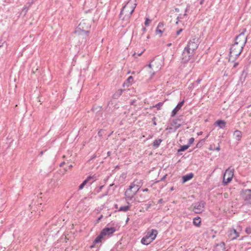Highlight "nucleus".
Returning a JSON list of instances; mask_svg holds the SVG:
<instances>
[{"label": "nucleus", "mask_w": 251, "mask_h": 251, "mask_svg": "<svg viewBox=\"0 0 251 251\" xmlns=\"http://www.w3.org/2000/svg\"><path fill=\"white\" fill-rule=\"evenodd\" d=\"M191 49L188 47V46H186L184 49V50L182 52L184 53V54H190L191 55H193V53H191Z\"/></svg>", "instance_id": "a878e982"}, {"label": "nucleus", "mask_w": 251, "mask_h": 251, "mask_svg": "<svg viewBox=\"0 0 251 251\" xmlns=\"http://www.w3.org/2000/svg\"><path fill=\"white\" fill-rule=\"evenodd\" d=\"M246 31V29H244L241 33L236 36L235 38V43L245 47L247 41V37L245 35Z\"/></svg>", "instance_id": "20e7f679"}, {"label": "nucleus", "mask_w": 251, "mask_h": 251, "mask_svg": "<svg viewBox=\"0 0 251 251\" xmlns=\"http://www.w3.org/2000/svg\"><path fill=\"white\" fill-rule=\"evenodd\" d=\"M103 217L102 215H101L97 219V222H99Z\"/></svg>", "instance_id": "8fccbe9b"}, {"label": "nucleus", "mask_w": 251, "mask_h": 251, "mask_svg": "<svg viewBox=\"0 0 251 251\" xmlns=\"http://www.w3.org/2000/svg\"><path fill=\"white\" fill-rule=\"evenodd\" d=\"M116 231L115 227H105L100 231L103 236L106 235H111Z\"/></svg>", "instance_id": "1a4fd4ad"}, {"label": "nucleus", "mask_w": 251, "mask_h": 251, "mask_svg": "<svg viewBox=\"0 0 251 251\" xmlns=\"http://www.w3.org/2000/svg\"><path fill=\"white\" fill-rule=\"evenodd\" d=\"M142 191L145 192H148L149 191V189L148 188H145L144 189L142 190Z\"/></svg>", "instance_id": "052dcab7"}, {"label": "nucleus", "mask_w": 251, "mask_h": 251, "mask_svg": "<svg viewBox=\"0 0 251 251\" xmlns=\"http://www.w3.org/2000/svg\"><path fill=\"white\" fill-rule=\"evenodd\" d=\"M118 204H115L114 205V207H115V208H116V209H118Z\"/></svg>", "instance_id": "338daca9"}, {"label": "nucleus", "mask_w": 251, "mask_h": 251, "mask_svg": "<svg viewBox=\"0 0 251 251\" xmlns=\"http://www.w3.org/2000/svg\"><path fill=\"white\" fill-rule=\"evenodd\" d=\"M234 232L236 235V237H238L239 236V233L237 232L236 230H234Z\"/></svg>", "instance_id": "603ef678"}, {"label": "nucleus", "mask_w": 251, "mask_h": 251, "mask_svg": "<svg viewBox=\"0 0 251 251\" xmlns=\"http://www.w3.org/2000/svg\"><path fill=\"white\" fill-rule=\"evenodd\" d=\"M151 203H147L145 204V208L146 210H148L151 206Z\"/></svg>", "instance_id": "58836bf2"}, {"label": "nucleus", "mask_w": 251, "mask_h": 251, "mask_svg": "<svg viewBox=\"0 0 251 251\" xmlns=\"http://www.w3.org/2000/svg\"><path fill=\"white\" fill-rule=\"evenodd\" d=\"M245 231L248 234H251V227L250 226L247 227L246 228Z\"/></svg>", "instance_id": "e433bc0d"}, {"label": "nucleus", "mask_w": 251, "mask_h": 251, "mask_svg": "<svg viewBox=\"0 0 251 251\" xmlns=\"http://www.w3.org/2000/svg\"><path fill=\"white\" fill-rule=\"evenodd\" d=\"M65 164V162H62L60 164L59 166H60V167H62Z\"/></svg>", "instance_id": "bf43d9fd"}, {"label": "nucleus", "mask_w": 251, "mask_h": 251, "mask_svg": "<svg viewBox=\"0 0 251 251\" xmlns=\"http://www.w3.org/2000/svg\"><path fill=\"white\" fill-rule=\"evenodd\" d=\"M164 24L162 22L159 23L157 27L155 30L156 34H159V36L161 37L162 36V34L164 31V29L163 28Z\"/></svg>", "instance_id": "f8f14e48"}, {"label": "nucleus", "mask_w": 251, "mask_h": 251, "mask_svg": "<svg viewBox=\"0 0 251 251\" xmlns=\"http://www.w3.org/2000/svg\"><path fill=\"white\" fill-rule=\"evenodd\" d=\"M142 31L143 32H145L147 31V28L145 27H143L142 29Z\"/></svg>", "instance_id": "6e6d98bb"}, {"label": "nucleus", "mask_w": 251, "mask_h": 251, "mask_svg": "<svg viewBox=\"0 0 251 251\" xmlns=\"http://www.w3.org/2000/svg\"><path fill=\"white\" fill-rule=\"evenodd\" d=\"M226 245L225 242H221L216 244L215 247V251H224L226 249Z\"/></svg>", "instance_id": "4468645a"}, {"label": "nucleus", "mask_w": 251, "mask_h": 251, "mask_svg": "<svg viewBox=\"0 0 251 251\" xmlns=\"http://www.w3.org/2000/svg\"><path fill=\"white\" fill-rule=\"evenodd\" d=\"M195 139L193 137H191L189 139L188 143L187 144L190 147L191 144L193 143L194 142Z\"/></svg>", "instance_id": "c9c22d12"}, {"label": "nucleus", "mask_w": 251, "mask_h": 251, "mask_svg": "<svg viewBox=\"0 0 251 251\" xmlns=\"http://www.w3.org/2000/svg\"><path fill=\"white\" fill-rule=\"evenodd\" d=\"M241 75H242V77H243V80H245L246 78V77L248 75V72L247 71H246L245 70H244L242 71V73Z\"/></svg>", "instance_id": "2f4dec72"}, {"label": "nucleus", "mask_w": 251, "mask_h": 251, "mask_svg": "<svg viewBox=\"0 0 251 251\" xmlns=\"http://www.w3.org/2000/svg\"><path fill=\"white\" fill-rule=\"evenodd\" d=\"M130 11V9H126V10H125L124 12L126 13V14L125 15H128V14H129V12Z\"/></svg>", "instance_id": "a18cd8bd"}, {"label": "nucleus", "mask_w": 251, "mask_h": 251, "mask_svg": "<svg viewBox=\"0 0 251 251\" xmlns=\"http://www.w3.org/2000/svg\"><path fill=\"white\" fill-rule=\"evenodd\" d=\"M233 135L235 137L236 140L239 141L241 140L242 137V133L241 131L238 130H236L234 132Z\"/></svg>", "instance_id": "aec40b11"}, {"label": "nucleus", "mask_w": 251, "mask_h": 251, "mask_svg": "<svg viewBox=\"0 0 251 251\" xmlns=\"http://www.w3.org/2000/svg\"><path fill=\"white\" fill-rule=\"evenodd\" d=\"M233 176V172L227 169L224 175L223 184L226 185L229 183L232 180Z\"/></svg>", "instance_id": "423d86ee"}, {"label": "nucleus", "mask_w": 251, "mask_h": 251, "mask_svg": "<svg viewBox=\"0 0 251 251\" xmlns=\"http://www.w3.org/2000/svg\"><path fill=\"white\" fill-rule=\"evenodd\" d=\"M182 30H183V29H182V28H180L178 30H177L176 32V35H179L180 34V33L182 31Z\"/></svg>", "instance_id": "c03bdc74"}, {"label": "nucleus", "mask_w": 251, "mask_h": 251, "mask_svg": "<svg viewBox=\"0 0 251 251\" xmlns=\"http://www.w3.org/2000/svg\"><path fill=\"white\" fill-rule=\"evenodd\" d=\"M136 0H129L123 6L119 14V18L122 20H128L136 7Z\"/></svg>", "instance_id": "f257e3e1"}, {"label": "nucleus", "mask_w": 251, "mask_h": 251, "mask_svg": "<svg viewBox=\"0 0 251 251\" xmlns=\"http://www.w3.org/2000/svg\"><path fill=\"white\" fill-rule=\"evenodd\" d=\"M44 152V151H41L39 153V155L42 156Z\"/></svg>", "instance_id": "0e129e2a"}, {"label": "nucleus", "mask_w": 251, "mask_h": 251, "mask_svg": "<svg viewBox=\"0 0 251 251\" xmlns=\"http://www.w3.org/2000/svg\"><path fill=\"white\" fill-rule=\"evenodd\" d=\"M93 243L96 245V244H98V243H99V242H98V241H97V240H96L95 239L93 241Z\"/></svg>", "instance_id": "680f3d73"}, {"label": "nucleus", "mask_w": 251, "mask_h": 251, "mask_svg": "<svg viewBox=\"0 0 251 251\" xmlns=\"http://www.w3.org/2000/svg\"><path fill=\"white\" fill-rule=\"evenodd\" d=\"M163 104V102H160L156 104L154 106V107L156 108L157 110H160L161 109V107L162 106Z\"/></svg>", "instance_id": "7c9ffc66"}, {"label": "nucleus", "mask_w": 251, "mask_h": 251, "mask_svg": "<svg viewBox=\"0 0 251 251\" xmlns=\"http://www.w3.org/2000/svg\"><path fill=\"white\" fill-rule=\"evenodd\" d=\"M133 183L135 185V186L136 187V191L138 192L143 185V180L141 179L138 180L136 179L134 180Z\"/></svg>", "instance_id": "2eb2a0df"}, {"label": "nucleus", "mask_w": 251, "mask_h": 251, "mask_svg": "<svg viewBox=\"0 0 251 251\" xmlns=\"http://www.w3.org/2000/svg\"><path fill=\"white\" fill-rule=\"evenodd\" d=\"M152 242V240L148 238V236H145L141 239V242L144 245H148Z\"/></svg>", "instance_id": "412c9836"}, {"label": "nucleus", "mask_w": 251, "mask_h": 251, "mask_svg": "<svg viewBox=\"0 0 251 251\" xmlns=\"http://www.w3.org/2000/svg\"><path fill=\"white\" fill-rule=\"evenodd\" d=\"M204 142H205V139H202V140H200V141H199V142L197 144L196 147V148H201V147L203 146V144H204Z\"/></svg>", "instance_id": "c85d7f7f"}, {"label": "nucleus", "mask_w": 251, "mask_h": 251, "mask_svg": "<svg viewBox=\"0 0 251 251\" xmlns=\"http://www.w3.org/2000/svg\"><path fill=\"white\" fill-rule=\"evenodd\" d=\"M29 207H30L31 210H32L33 211H35L36 209L38 210V208L37 207V206L35 205V203L33 204V203H32L31 204L29 205Z\"/></svg>", "instance_id": "473e14b6"}, {"label": "nucleus", "mask_w": 251, "mask_h": 251, "mask_svg": "<svg viewBox=\"0 0 251 251\" xmlns=\"http://www.w3.org/2000/svg\"><path fill=\"white\" fill-rule=\"evenodd\" d=\"M163 202V200L162 199H160L158 201V203H162Z\"/></svg>", "instance_id": "864d4df0"}, {"label": "nucleus", "mask_w": 251, "mask_h": 251, "mask_svg": "<svg viewBox=\"0 0 251 251\" xmlns=\"http://www.w3.org/2000/svg\"><path fill=\"white\" fill-rule=\"evenodd\" d=\"M239 65V63L238 62H235L234 64V65H233V68H236L237 67V66Z\"/></svg>", "instance_id": "5fc2aeb1"}, {"label": "nucleus", "mask_w": 251, "mask_h": 251, "mask_svg": "<svg viewBox=\"0 0 251 251\" xmlns=\"http://www.w3.org/2000/svg\"><path fill=\"white\" fill-rule=\"evenodd\" d=\"M184 103V100H183L178 102L177 105L175 107V108L172 110L171 113V117H174L176 116L177 112L180 110L182 106L183 105Z\"/></svg>", "instance_id": "9d476101"}, {"label": "nucleus", "mask_w": 251, "mask_h": 251, "mask_svg": "<svg viewBox=\"0 0 251 251\" xmlns=\"http://www.w3.org/2000/svg\"><path fill=\"white\" fill-rule=\"evenodd\" d=\"M215 125L224 129L226 127V122L223 120H218L215 123Z\"/></svg>", "instance_id": "dca6fc26"}, {"label": "nucleus", "mask_w": 251, "mask_h": 251, "mask_svg": "<svg viewBox=\"0 0 251 251\" xmlns=\"http://www.w3.org/2000/svg\"><path fill=\"white\" fill-rule=\"evenodd\" d=\"M162 141V140L161 139L155 140L152 144L153 148L155 149L158 148L159 147Z\"/></svg>", "instance_id": "4be33fe9"}, {"label": "nucleus", "mask_w": 251, "mask_h": 251, "mask_svg": "<svg viewBox=\"0 0 251 251\" xmlns=\"http://www.w3.org/2000/svg\"><path fill=\"white\" fill-rule=\"evenodd\" d=\"M151 73V77H152V76L154 75V74H155V72H153Z\"/></svg>", "instance_id": "774afa93"}, {"label": "nucleus", "mask_w": 251, "mask_h": 251, "mask_svg": "<svg viewBox=\"0 0 251 251\" xmlns=\"http://www.w3.org/2000/svg\"><path fill=\"white\" fill-rule=\"evenodd\" d=\"M129 209H130V206L129 205H125V206H122L120 207L118 209L117 211H118V212H120V211H125V212H126V211L129 210ZM115 212H117V211H115Z\"/></svg>", "instance_id": "393cba45"}, {"label": "nucleus", "mask_w": 251, "mask_h": 251, "mask_svg": "<svg viewBox=\"0 0 251 251\" xmlns=\"http://www.w3.org/2000/svg\"><path fill=\"white\" fill-rule=\"evenodd\" d=\"M172 126H175V130L179 128L181 126V124H178L177 121L174 119L171 124Z\"/></svg>", "instance_id": "bb28decb"}, {"label": "nucleus", "mask_w": 251, "mask_h": 251, "mask_svg": "<svg viewBox=\"0 0 251 251\" xmlns=\"http://www.w3.org/2000/svg\"><path fill=\"white\" fill-rule=\"evenodd\" d=\"M103 237L104 236L100 232V234L96 237L95 240H97V241H98V242L100 243L101 242V240L103 238Z\"/></svg>", "instance_id": "c756f323"}, {"label": "nucleus", "mask_w": 251, "mask_h": 251, "mask_svg": "<svg viewBox=\"0 0 251 251\" xmlns=\"http://www.w3.org/2000/svg\"><path fill=\"white\" fill-rule=\"evenodd\" d=\"M144 50H145L141 52L140 53H139L138 54L137 56H141L143 54V53L144 52Z\"/></svg>", "instance_id": "e2e57ef3"}, {"label": "nucleus", "mask_w": 251, "mask_h": 251, "mask_svg": "<svg viewBox=\"0 0 251 251\" xmlns=\"http://www.w3.org/2000/svg\"><path fill=\"white\" fill-rule=\"evenodd\" d=\"M156 118L155 117H153L152 118V121L153 122V124L154 126H156Z\"/></svg>", "instance_id": "79ce46f5"}, {"label": "nucleus", "mask_w": 251, "mask_h": 251, "mask_svg": "<svg viewBox=\"0 0 251 251\" xmlns=\"http://www.w3.org/2000/svg\"><path fill=\"white\" fill-rule=\"evenodd\" d=\"M137 191L135 190V191H130L128 189H127L125 192V196L126 198L128 200H131L133 198V196L136 194Z\"/></svg>", "instance_id": "ddd939ff"}, {"label": "nucleus", "mask_w": 251, "mask_h": 251, "mask_svg": "<svg viewBox=\"0 0 251 251\" xmlns=\"http://www.w3.org/2000/svg\"><path fill=\"white\" fill-rule=\"evenodd\" d=\"M157 234V231L156 229H152L151 231H149L147 233L146 236H148V238L152 240V241L154 240Z\"/></svg>", "instance_id": "9b49d317"}, {"label": "nucleus", "mask_w": 251, "mask_h": 251, "mask_svg": "<svg viewBox=\"0 0 251 251\" xmlns=\"http://www.w3.org/2000/svg\"><path fill=\"white\" fill-rule=\"evenodd\" d=\"M193 223L195 226H200L201 224V218L200 217L194 218L193 219Z\"/></svg>", "instance_id": "b1692460"}, {"label": "nucleus", "mask_w": 251, "mask_h": 251, "mask_svg": "<svg viewBox=\"0 0 251 251\" xmlns=\"http://www.w3.org/2000/svg\"><path fill=\"white\" fill-rule=\"evenodd\" d=\"M134 187H135V185L132 182L130 184V186H129V188L127 189L130 191H132V189Z\"/></svg>", "instance_id": "ea45409f"}, {"label": "nucleus", "mask_w": 251, "mask_h": 251, "mask_svg": "<svg viewBox=\"0 0 251 251\" xmlns=\"http://www.w3.org/2000/svg\"><path fill=\"white\" fill-rule=\"evenodd\" d=\"M194 177V174L190 173L182 176V182L185 183L189 180L191 179Z\"/></svg>", "instance_id": "f3484780"}, {"label": "nucleus", "mask_w": 251, "mask_h": 251, "mask_svg": "<svg viewBox=\"0 0 251 251\" xmlns=\"http://www.w3.org/2000/svg\"><path fill=\"white\" fill-rule=\"evenodd\" d=\"M241 195L247 203L251 204V189L243 190Z\"/></svg>", "instance_id": "6e6552de"}, {"label": "nucleus", "mask_w": 251, "mask_h": 251, "mask_svg": "<svg viewBox=\"0 0 251 251\" xmlns=\"http://www.w3.org/2000/svg\"><path fill=\"white\" fill-rule=\"evenodd\" d=\"M123 90L122 89H119L116 91L112 96L113 99H118L122 95Z\"/></svg>", "instance_id": "5701e85b"}, {"label": "nucleus", "mask_w": 251, "mask_h": 251, "mask_svg": "<svg viewBox=\"0 0 251 251\" xmlns=\"http://www.w3.org/2000/svg\"><path fill=\"white\" fill-rule=\"evenodd\" d=\"M103 187H104V185H101V186H100L99 187L96 188L95 191H96V192L97 193H99L101 191V189L103 188Z\"/></svg>", "instance_id": "4c0bfd02"}, {"label": "nucleus", "mask_w": 251, "mask_h": 251, "mask_svg": "<svg viewBox=\"0 0 251 251\" xmlns=\"http://www.w3.org/2000/svg\"><path fill=\"white\" fill-rule=\"evenodd\" d=\"M244 48V46L238 45L237 43L234 42L230 49L229 54V58L234 56V59H237L238 56L241 53Z\"/></svg>", "instance_id": "7ed1b4c3"}, {"label": "nucleus", "mask_w": 251, "mask_h": 251, "mask_svg": "<svg viewBox=\"0 0 251 251\" xmlns=\"http://www.w3.org/2000/svg\"><path fill=\"white\" fill-rule=\"evenodd\" d=\"M195 87V83L193 82V83H191L189 86V89H192V88H194Z\"/></svg>", "instance_id": "49530a36"}, {"label": "nucleus", "mask_w": 251, "mask_h": 251, "mask_svg": "<svg viewBox=\"0 0 251 251\" xmlns=\"http://www.w3.org/2000/svg\"><path fill=\"white\" fill-rule=\"evenodd\" d=\"M151 20L149 19L148 17L146 18L145 22L144 24L146 26H148L151 22Z\"/></svg>", "instance_id": "72a5a7b5"}, {"label": "nucleus", "mask_w": 251, "mask_h": 251, "mask_svg": "<svg viewBox=\"0 0 251 251\" xmlns=\"http://www.w3.org/2000/svg\"><path fill=\"white\" fill-rule=\"evenodd\" d=\"M191 55H192L190 54H184V53L182 52V54H181L182 61L184 63H187L190 60V57H191Z\"/></svg>", "instance_id": "a211bd4d"}, {"label": "nucleus", "mask_w": 251, "mask_h": 251, "mask_svg": "<svg viewBox=\"0 0 251 251\" xmlns=\"http://www.w3.org/2000/svg\"><path fill=\"white\" fill-rule=\"evenodd\" d=\"M189 8H190V6L189 5H187L185 10V13L183 15L184 16L187 15V14H186V12L188 11V10H189Z\"/></svg>", "instance_id": "37998d69"}, {"label": "nucleus", "mask_w": 251, "mask_h": 251, "mask_svg": "<svg viewBox=\"0 0 251 251\" xmlns=\"http://www.w3.org/2000/svg\"><path fill=\"white\" fill-rule=\"evenodd\" d=\"M126 81L128 83H131L133 81V77L132 76H129L126 79Z\"/></svg>", "instance_id": "f704fd0d"}, {"label": "nucleus", "mask_w": 251, "mask_h": 251, "mask_svg": "<svg viewBox=\"0 0 251 251\" xmlns=\"http://www.w3.org/2000/svg\"><path fill=\"white\" fill-rule=\"evenodd\" d=\"M166 177V175L164 176L161 179L160 181H163Z\"/></svg>", "instance_id": "4d7b16f0"}, {"label": "nucleus", "mask_w": 251, "mask_h": 251, "mask_svg": "<svg viewBox=\"0 0 251 251\" xmlns=\"http://www.w3.org/2000/svg\"><path fill=\"white\" fill-rule=\"evenodd\" d=\"M90 27L91 25L88 21L86 20H83L77 26L75 31V33L77 34L79 36H84L86 38L88 36Z\"/></svg>", "instance_id": "f03ea898"}, {"label": "nucleus", "mask_w": 251, "mask_h": 251, "mask_svg": "<svg viewBox=\"0 0 251 251\" xmlns=\"http://www.w3.org/2000/svg\"><path fill=\"white\" fill-rule=\"evenodd\" d=\"M205 202L201 201L194 204L193 211L196 214H201L204 210Z\"/></svg>", "instance_id": "39448f33"}, {"label": "nucleus", "mask_w": 251, "mask_h": 251, "mask_svg": "<svg viewBox=\"0 0 251 251\" xmlns=\"http://www.w3.org/2000/svg\"><path fill=\"white\" fill-rule=\"evenodd\" d=\"M182 118H183L182 116H179L178 117H177L176 119H175V120H176L177 122L178 121H181L183 120Z\"/></svg>", "instance_id": "a19ab883"}, {"label": "nucleus", "mask_w": 251, "mask_h": 251, "mask_svg": "<svg viewBox=\"0 0 251 251\" xmlns=\"http://www.w3.org/2000/svg\"><path fill=\"white\" fill-rule=\"evenodd\" d=\"M189 148V146L187 144L183 145V146H181L180 148L177 150V152H179L184 151H186V150H187Z\"/></svg>", "instance_id": "cd10ccee"}, {"label": "nucleus", "mask_w": 251, "mask_h": 251, "mask_svg": "<svg viewBox=\"0 0 251 251\" xmlns=\"http://www.w3.org/2000/svg\"><path fill=\"white\" fill-rule=\"evenodd\" d=\"M94 178V176H89L86 179H85L82 183L79 186V189L81 190L83 188L84 186L88 183V182L93 179Z\"/></svg>", "instance_id": "6ab92c4d"}, {"label": "nucleus", "mask_w": 251, "mask_h": 251, "mask_svg": "<svg viewBox=\"0 0 251 251\" xmlns=\"http://www.w3.org/2000/svg\"><path fill=\"white\" fill-rule=\"evenodd\" d=\"M199 44V39L196 38H193L188 42L187 45L191 49V53H193L198 49Z\"/></svg>", "instance_id": "0eeeda50"}, {"label": "nucleus", "mask_w": 251, "mask_h": 251, "mask_svg": "<svg viewBox=\"0 0 251 251\" xmlns=\"http://www.w3.org/2000/svg\"><path fill=\"white\" fill-rule=\"evenodd\" d=\"M148 66L150 68H151L152 67V65L151 64V63H150L148 65Z\"/></svg>", "instance_id": "69168bd1"}, {"label": "nucleus", "mask_w": 251, "mask_h": 251, "mask_svg": "<svg viewBox=\"0 0 251 251\" xmlns=\"http://www.w3.org/2000/svg\"><path fill=\"white\" fill-rule=\"evenodd\" d=\"M96 157H97V155L96 154H94L91 157V158L89 159V161H91V160H94Z\"/></svg>", "instance_id": "de8ad7c7"}, {"label": "nucleus", "mask_w": 251, "mask_h": 251, "mask_svg": "<svg viewBox=\"0 0 251 251\" xmlns=\"http://www.w3.org/2000/svg\"><path fill=\"white\" fill-rule=\"evenodd\" d=\"M95 246V245L93 243L90 246L91 249L94 248Z\"/></svg>", "instance_id": "13d9d810"}, {"label": "nucleus", "mask_w": 251, "mask_h": 251, "mask_svg": "<svg viewBox=\"0 0 251 251\" xmlns=\"http://www.w3.org/2000/svg\"><path fill=\"white\" fill-rule=\"evenodd\" d=\"M201 81V78H198L196 81V82H195L194 83H196L197 84H199V83H200V82Z\"/></svg>", "instance_id": "09e8293b"}, {"label": "nucleus", "mask_w": 251, "mask_h": 251, "mask_svg": "<svg viewBox=\"0 0 251 251\" xmlns=\"http://www.w3.org/2000/svg\"><path fill=\"white\" fill-rule=\"evenodd\" d=\"M213 150H216L217 151H219L220 150V146L219 145L217 148L213 149Z\"/></svg>", "instance_id": "3c124183"}]
</instances>
